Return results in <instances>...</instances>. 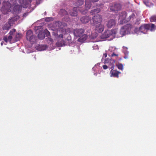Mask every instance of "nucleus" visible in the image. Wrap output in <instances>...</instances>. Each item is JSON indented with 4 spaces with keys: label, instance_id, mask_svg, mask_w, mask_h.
Segmentation results:
<instances>
[{
    "label": "nucleus",
    "instance_id": "nucleus-32",
    "mask_svg": "<svg viewBox=\"0 0 156 156\" xmlns=\"http://www.w3.org/2000/svg\"><path fill=\"white\" fill-rule=\"evenodd\" d=\"M126 13H125L124 14V17H123V19L122 21H124V22H125V18H126Z\"/></svg>",
    "mask_w": 156,
    "mask_h": 156
},
{
    "label": "nucleus",
    "instance_id": "nucleus-2",
    "mask_svg": "<svg viewBox=\"0 0 156 156\" xmlns=\"http://www.w3.org/2000/svg\"><path fill=\"white\" fill-rule=\"evenodd\" d=\"M19 3L21 5H13V6L15 5V6L13 7V9L15 11H19L20 10L21 8V6L23 7L24 8H26V5L28 4L30 2L29 0H19Z\"/></svg>",
    "mask_w": 156,
    "mask_h": 156
},
{
    "label": "nucleus",
    "instance_id": "nucleus-4",
    "mask_svg": "<svg viewBox=\"0 0 156 156\" xmlns=\"http://www.w3.org/2000/svg\"><path fill=\"white\" fill-rule=\"evenodd\" d=\"M121 5L120 3H114L110 5V10L112 12H116L121 10Z\"/></svg>",
    "mask_w": 156,
    "mask_h": 156
},
{
    "label": "nucleus",
    "instance_id": "nucleus-44",
    "mask_svg": "<svg viewBox=\"0 0 156 156\" xmlns=\"http://www.w3.org/2000/svg\"><path fill=\"white\" fill-rule=\"evenodd\" d=\"M144 3H145V4L147 5L146 4V3L145 2H144Z\"/></svg>",
    "mask_w": 156,
    "mask_h": 156
},
{
    "label": "nucleus",
    "instance_id": "nucleus-9",
    "mask_svg": "<svg viewBox=\"0 0 156 156\" xmlns=\"http://www.w3.org/2000/svg\"><path fill=\"white\" fill-rule=\"evenodd\" d=\"M116 21L115 20L111 19L107 21L106 23L107 27L108 28H112L115 26Z\"/></svg>",
    "mask_w": 156,
    "mask_h": 156
},
{
    "label": "nucleus",
    "instance_id": "nucleus-13",
    "mask_svg": "<svg viewBox=\"0 0 156 156\" xmlns=\"http://www.w3.org/2000/svg\"><path fill=\"white\" fill-rule=\"evenodd\" d=\"M13 18H11L9 19V23H6L2 27V28L3 30H9L11 28V24L12 23V21H14Z\"/></svg>",
    "mask_w": 156,
    "mask_h": 156
},
{
    "label": "nucleus",
    "instance_id": "nucleus-40",
    "mask_svg": "<svg viewBox=\"0 0 156 156\" xmlns=\"http://www.w3.org/2000/svg\"><path fill=\"white\" fill-rule=\"evenodd\" d=\"M1 45H3V42H1Z\"/></svg>",
    "mask_w": 156,
    "mask_h": 156
},
{
    "label": "nucleus",
    "instance_id": "nucleus-37",
    "mask_svg": "<svg viewBox=\"0 0 156 156\" xmlns=\"http://www.w3.org/2000/svg\"><path fill=\"white\" fill-rule=\"evenodd\" d=\"M58 37L62 39L63 38V36L62 34H59Z\"/></svg>",
    "mask_w": 156,
    "mask_h": 156
},
{
    "label": "nucleus",
    "instance_id": "nucleus-23",
    "mask_svg": "<svg viewBox=\"0 0 156 156\" xmlns=\"http://www.w3.org/2000/svg\"><path fill=\"white\" fill-rule=\"evenodd\" d=\"M59 13L62 16H65L68 15V12L64 9H61Z\"/></svg>",
    "mask_w": 156,
    "mask_h": 156
},
{
    "label": "nucleus",
    "instance_id": "nucleus-3",
    "mask_svg": "<svg viewBox=\"0 0 156 156\" xmlns=\"http://www.w3.org/2000/svg\"><path fill=\"white\" fill-rule=\"evenodd\" d=\"M131 25L129 24H127L126 25L123 26L120 29L119 33L120 34V36L123 37V36L125 35L130 30Z\"/></svg>",
    "mask_w": 156,
    "mask_h": 156
},
{
    "label": "nucleus",
    "instance_id": "nucleus-21",
    "mask_svg": "<svg viewBox=\"0 0 156 156\" xmlns=\"http://www.w3.org/2000/svg\"><path fill=\"white\" fill-rule=\"evenodd\" d=\"M108 62H109L110 64V66H108V68H109L110 69H114V64L115 63V61L114 60L110 59Z\"/></svg>",
    "mask_w": 156,
    "mask_h": 156
},
{
    "label": "nucleus",
    "instance_id": "nucleus-33",
    "mask_svg": "<svg viewBox=\"0 0 156 156\" xmlns=\"http://www.w3.org/2000/svg\"><path fill=\"white\" fill-rule=\"evenodd\" d=\"M108 66L106 65H104L102 66V67L103 68V69H107L108 68Z\"/></svg>",
    "mask_w": 156,
    "mask_h": 156
},
{
    "label": "nucleus",
    "instance_id": "nucleus-11",
    "mask_svg": "<svg viewBox=\"0 0 156 156\" xmlns=\"http://www.w3.org/2000/svg\"><path fill=\"white\" fill-rule=\"evenodd\" d=\"M121 73L117 70H113L112 69L110 72V76L111 77H114L118 78L119 77V75Z\"/></svg>",
    "mask_w": 156,
    "mask_h": 156
},
{
    "label": "nucleus",
    "instance_id": "nucleus-28",
    "mask_svg": "<svg viewBox=\"0 0 156 156\" xmlns=\"http://www.w3.org/2000/svg\"><path fill=\"white\" fill-rule=\"evenodd\" d=\"M117 67L119 69L122 70L123 69V66L122 64H119L117 65Z\"/></svg>",
    "mask_w": 156,
    "mask_h": 156
},
{
    "label": "nucleus",
    "instance_id": "nucleus-46",
    "mask_svg": "<svg viewBox=\"0 0 156 156\" xmlns=\"http://www.w3.org/2000/svg\"><path fill=\"white\" fill-rule=\"evenodd\" d=\"M0 40H1V39H0Z\"/></svg>",
    "mask_w": 156,
    "mask_h": 156
},
{
    "label": "nucleus",
    "instance_id": "nucleus-1",
    "mask_svg": "<svg viewBox=\"0 0 156 156\" xmlns=\"http://www.w3.org/2000/svg\"><path fill=\"white\" fill-rule=\"evenodd\" d=\"M16 3V0H8L6 2V5L2 7L1 10L4 14H7L9 12L10 9Z\"/></svg>",
    "mask_w": 156,
    "mask_h": 156
},
{
    "label": "nucleus",
    "instance_id": "nucleus-34",
    "mask_svg": "<svg viewBox=\"0 0 156 156\" xmlns=\"http://www.w3.org/2000/svg\"><path fill=\"white\" fill-rule=\"evenodd\" d=\"M51 18H47L46 19V21H49L51 19Z\"/></svg>",
    "mask_w": 156,
    "mask_h": 156
},
{
    "label": "nucleus",
    "instance_id": "nucleus-5",
    "mask_svg": "<svg viewBox=\"0 0 156 156\" xmlns=\"http://www.w3.org/2000/svg\"><path fill=\"white\" fill-rule=\"evenodd\" d=\"M91 1L90 0H85V10H81L79 9L80 12L82 14H86L87 12V10L90 9L91 6Z\"/></svg>",
    "mask_w": 156,
    "mask_h": 156
},
{
    "label": "nucleus",
    "instance_id": "nucleus-38",
    "mask_svg": "<svg viewBox=\"0 0 156 156\" xmlns=\"http://www.w3.org/2000/svg\"><path fill=\"white\" fill-rule=\"evenodd\" d=\"M99 0H91V2H97Z\"/></svg>",
    "mask_w": 156,
    "mask_h": 156
},
{
    "label": "nucleus",
    "instance_id": "nucleus-22",
    "mask_svg": "<svg viewBox=\"0 0 156 156\" xmlns=\"http://www.w3.org/2000/svg\"><path fill=\"white\" fill-rule=\"evenodd\" d=\"M100 9L99 8L91 10L90 12V14L91 15H93L96 13H98L100 12Z\"/></svg>",
    "mask_w": 156,
    "mask_h": 156
},
{
    "label": "nucleus",
    "instance_id": "nucleus-18",
    "mask_svg": "<svg viewBox=\"0 0 156 156\" xmlns=\"http://www.w3.org/2000/svg\"><path fill=\"white\" fill-rule=\"evenodd\" d=\"M12 39V36L11 35H9L8 37L7 36H4L3 37V40L6 43L9 41L10 43H12L11 40Z\"/></svg>",
    "mask_w": 156,
    "mask_h": 156
},
{
    "label": "nucleus",
    "instance_id": "nucleus-45",
    "mask_svg": "<svg viewBox=\"0 0 156 156\" xmlns=\"http://www.w3.org/2000/svg\"><path fill=\"white\" fill-rule=\"evenodd\" d=\"M0 18H1V16H0Z\"/></svg>",
    "mask_w": 156,
    "mask_h": 156
},
{
    "label": "nucleus",
    "instance_id": "nucleus-10",
    "mask_svg": "<svg viewBox=\"0 0 156 156\" xmlns=\"http://www.w3.org/2000/svg\"><path fill=\"white\" fill-rule=\"evenodd\" d=\"M26 37L27 40L29 41L30 42L34 41L33 40L34 38V36L31 30H29L26 33Z\"/></svg>",
    "mask_w": 156,
    "mask_h": 156
},
{
    "label": "nucleus",
    "instance_id": "nucleus-19",
    "mask_svg": "<svg viewBox=\"0 0 156 156\" xmlns=\"http://www.w3.org/2000/svg\"><path fill=\"white\" fill-rule=\"evenodd\" d=\"M38 37L40 40H42L45 37V33L43 31H40L38 34Z\"/></svg>",
    "mask_w": 156,
    "mask_h": 156
},
{
    "label": "nucleus",
    "instance_id": "nucleus-6",
    "mask_svg": "<svg viewBox=\"0 0 156 156\" xmlns=\"http://www.w3.org/2000/svg\"><path fill=\"white\" fill-rule=\"evenodd\" d=\"M150 29V24H146L141 26L139 27V30L140 32L145 34Z\"/></svg>",
    "mask_w": 156,
    "mask_h": 156
},
{
    "label": "nucleus",
    "instance_id": "nucleus-12",
    "mask_svg": "<svg viewBox=\"0 0 156 156\" xmlns=\"http://www.w3.org/2000/svg\"><path fill=\"white\" fill-rule=\"evenodd\" d=\"M104 29V25L100 23V24L96 26L95 27V31L96 33H100L102 32Z\"/></svg>",
    "mask_w": 156,
    "mask_h": 156
},
{
    "label": "nucleus",
    "instance_id": "nucleus-41",
    "mask_svg": "<svg viewBox=\"0 0 156 156\" xmlns=\"http://www.w3.org/2000/svg\"><path fill=\"white\" fill-rule=\"evenodd\" d=\"M105 63H106L107 62V60H105Z\"/></svg>",
    "mask_w": 156,
    "mask_h": 156
},
{
    "label": "nucleus",
    "instance_id": "nucleus-29",
    "mask_svg": "<svg viewBox=\"0 0 156 156\" xmlns=\"http://www.w3.org/2000/svg\"><path fill=\"white\" fill-rule=\"evenodd\" d=\"M154 25L153 24H150V30L151 31L154 30Z\"/></svg>",
    "mask_w": 156,
    "mask_h": 156
},
{
    "label": "nucleus",
    "instance_id": "nucleus-24",
    "mask_svg": "<svg viewBox=\"0 0 156 156\" xmlns=\"http://www.w3.org/2000/svg\"><path fill=\"white\" fill-rule=\"evenodd\" d=\"M22 37V34H20L18 33L16 35L15 39L16 41H20Z\"/></svg>",
    "mask_w": 156,
    "mask_h": 156
},
{
    "label": "nucleus",
    "instance_id": "nucleus-20",
    "mask_svg": "<svg viewBox=\"0 0 156 156\" xmlns=\"http://www.w3.org/2000/svg\"><path fill=\"white\" fill-rule=\"evenodd\" d=\"M84 3V1L83 0H78L76 2L75 5L77 8V9H79L80 6L83 5Z\"/></svg>",
    "mask_w": 156,
    "mask_h": 156
},
{
    "label": "nucleus",
    "instance_id": "nucleus-39",
    "mask_svg": "<svg viewBox=\"0 0 156 156\" xmlns=\"http://www.w3.org/2000/svg\"><path fill=\"white\" fill-rule=\"evenodd\" d=\"M107 56V54L106 53H105L103 54V57H104L105 58H106Z\"/></svg>",
    "mask_w": 156,
    "mask_h": 156
},
{
    "label": "nucleus",
    "instance_id": "nucleus-42",
    "mask_svg": "<svg viewBox=\"0 0 156 156\" xmlns=\"http://www.w3.org/2000/svg\"><path fill=\"white\" fill-rule=\"evenodd\" d=\"M120 19H122V18H121V15H120Z\"/></svg>",
    "mask_w": 156,
    "mask_h": 156
},
{
    "label": "nucleus",
    "instance_id": "nucleus-31",
    "mask_svg": "<svg viewBox=\"0 0 156 156\" xmlns=\"http://www.w3.org/2000/svg\"><path fill=\"white\" fill-rule=\"evenodd\" d=\"M62 43H60L59 42H58V44L59 46H62V45H65V42L64 40H62Z\"/></svg>",
    "mask_w": 156,
    "mask_h": 156
},
{
    "label": "nucleus",
    "instance_id": "nucleus-16",
    "mask_svg": "<svg viewBox=\"0 0 156 156\" xmlns=\"http://www.w3.org/2000/svg\"><path fill=\"white\" fill-rule=\"evenodd\" d=\"M77 7H74L72 11L69 12L70 15L72 16H77Z\"/></svg>",
    "mask_w": 156,
    "mask_h": 156
},
{
    "label": "nucleus",
    "instance_id": "nucleus-26",
    "mask_svg": "<svg viewBox=\"0 0 156 156\" xmlns=\"http://www.w3.org/2000/svg\"><path fill=\"white\" fill-rule=\"evenodd\" d=\"M150 21L151 22H156V15L152 16L150 18Z\"/></svg>",
    "mask_w": 156,
    "mask_h": 156
},
{
    "label": "nucleus",
    "instance_id": "nucleus-17",
    "mask_svg": "<svg viewBox=\"0 0 156 156\" xmlns=\"http://www.w3.org/2000/svg\"><path fill=\"white\" fill-rule=\"evenodd\" d=\"M79 37V38L78 39V41L80 42H83L87 39L88 35L86 34H83Z\"/></svg>",
    "mask_w": 156,
    "mask_h": 156
},
{
    "label": "nucleus",
    "instance_id": "nucleus-14",
    "mask_svg": "<svg viewBox=\"0 0 156 156\" xmlns=\"http://www.w3.org/2000/svg\"><path fill=\"white\" fill-rule=\"evenodd\" d=\"M111 36H112L111 31L107 30H105L104 32V33L103 34L102 37L103 38H107Z\"/></svg>",
    "mask_w": 156,
    "mask_h": 156
},
{
    "label": "nucleus",
    "instance_id": "nucleus-35",
    "mask_svg": "<svg viewBox=\"0 0 156 156\" xmlns=\"http://www.w3.org/2000/svg\"><path fill=\"white\" fill-rule=\"evenodd\" d=\"M118 56V55L116 54H115L113 53L112 54V56Z\"/></svg>",
    "mask_w": 156,
    "mask_h": 156
},
{
    "label": "nucleus",
    "instance_id": "nucleus-27",
    "mask_svg": "<svg viewBox=\"0 0 156 156\" xmlns=\"http://www.w3.org/2000/svg\"><path fill=\"white\" fill-rule=\"evenodd\" d=\"M16 29H13L10 31L9 33V36H13V35L15 34L16 32Z\"/></svg>",
    "mask_w": 156,
    "mask_h": 156
},
{
    "label": "nucleus",
    "instance_id": "nucleus-25",
    "mask_svg": "<svg viewBox=\"0 0 156 156\" xmlns=\"http://www.w3.org/2000/svg\"><path fill=\"white\" fill-rule=\"evenodd\" d=\"M135 17V15L134 13H132V14L129 16V18L126 20L127 22L129 21L130 20L134 19Z\"/></svg>",
    "mask_w": 156,
    "mask_h": 156
},
{
    "label": "nucleus",
    "instance_id": "nucleus-15",
    "mask_svg": "<svg viewBox=\"0 0 156 156\" xmlns=\"http://www.w3.org/2000/svg\"><path fill=\"white\" fill-rule=\"evenodd\" d=\"M90 19L89 16H84L81 18L80 21L82 23H86L89 22Z\"/></svg>",
    "mask_w": 156,
    "mask_h": 156
},
{
    "label": "nucleus",
    "instance_id": "nucleus-43",
    "mask_svg": "<svg viewBox=\"0 0 156 156\" xmlns=\"http://www.w3.org/2000/svg\"><path fill=\"white\" fill-rule=\"evenodd\" d=\"M49 40L50 41H51V38H49Z\"/></svg>",
    "mask_w": 156,
    "mask_h": 156
},
{
    "label": "nucleus",
    "instance_id": "nucleus-7",
    "mask_svg": "<svg viewBox=\"0 0 156 156\" xmlns=\"http://www.w3.org/2000/svg\"><path fill=\"white\" fill-rule=\"evenodd\" d=\"M85 32V30L82 28L74 29L73 30L74 36L77 37H80Z\"/></svg>",
    "mask_w": 156,
    "mask_h": 156
},
{
    "label": "nucleus",
    "instance_id": "nucleus-30",
    "mask_svg": "<svg viewBox=\"0 0 156 156\" xmlns=\"http://www.w3.org/2000/svg\"><path fill=\"white\" fill-rule=\"evenodd\" d=\"M112 32V34L113 35V36L117 34V30L116 29H113L112 30H110Z\"/></svg>",
    "mask_w": 156,
    "mask_h": 156
},
{
    "label": "nucleus",
    "instance_id": "nucleus-36",
    "mask_svg": "<svg viewBox=\"0 0 156 156\" xmlns=\"http://www.w3.org/2000/svg\"><path fill=\"white\" fill-rule=\"evenodd\" d=\"M98 7H102L103 6V4H98L97 5Z\"/></svg>",
    "mask_w": 156,
    "mask_h": 156
},
{
    "label": "nucleus",
    "instance_id": "nucleus-8",
    "mask_svg": "<svg viewBox=\"0 0 156 156\" xmlns=\"http://www.w3.org/2000/svg\"><path fill=\"white\" fill-rule=\"evenodd\" d=\"M92 20L94 24L97 25L98 23H101L102 21V18L101 15H97L93 17Z\"/></svg>",
    "mask_w": 156,
    "mask_h": 156
}]
</instances>
